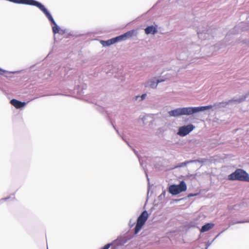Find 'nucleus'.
<instances>
[{"label": "nucleus", "instance_id": "nucleus-1", "mask_svg": "<svg viewBox=\"0 0 249 249\" xmlns=\"http://www.w3.org/2000/svg\"><path fill=\"white\" fill-rule=\"evenodd\" d=\"M201 48L197 45H192L189 50L182 52L179 55V58L181 60H186L190 62H194V59L200 57Z\"/></svg>", "mask_w": 249, "mask_h": 249}, {"label": "nucleus", "instance_id": "nucleus-2", "mask_svg": "<svg viewBox=\"0 0 249 249\" xmlns=\"http://www.w3.org/2000/svg\"><path fill=\"white\" fill-rule=\"evenodd\" d=\"M228 178L231 180H238L249 182V174L241 169L236 170L233 173L229 175Z\"/></svg>", "mask_w": 249, "mask_h": 249}, {"label": "nucleus", "instance_id": "nucleus-3", "mask_svg": "<svg viewBox=\"0 0 249 249\" xmlns=\"http://www.w3.org/2000/svg\"><path fill=\"white\" fill-rule=\"evenodd\" d=\"M149 216L148 212L146 211H143L138 217L136 225L134 229V233L137 234L142 229L144 225Z\"/></svg>", "mask_w": 249, "mask_h": 249}, {"label": "nucleus", "instance_id": "nucleus-4", "mask_svg": "<svg viewBox=\"0 0 249 249\" xmlns=\"http://www.w3.org/2000/svg\"><path fill=\"white\" fill-rule=\"evenodd\" d=\"M211 106H202L198 107H182V115H191L210 109Z\"/></svg>", "mask_w": 249, "mask_h": 249}, {"label": "nucleus", "instance_id": "nucleus-5", "mask_svg": "<svg viewBox=\"0 0 249 249\" xmlns=\"http://www.w3.org/2000/svg\"><path fill=\"white\" fill-rule=\"evenodd\" d=\"M186 189L187 185L184 181H181L178 185L172 184L168 187V191L172 195H177Z\"/></svg>", "mask_w": 249, "mask_h": 249}, {"label": "nucleus", "instance_id": "nucleus-6", "mask_svg": "<svg viewBox=\"0 0 249 249\" xmlns=\"http://www.w3.org/2000/svg\"><path fill=\"white\" fill-rule=\"evenodd\" d=\"M213 30L209 27H205L199 28L197 34L201 39H209L213 36Z\"/></svg>", "mask_w": 249, "mask_h": 249}, {"label": "nucleus", "instance_id": "nucleus-7", "mask_svg": "<svg viewBox=\"0 0 249 249\" xmlns=\"http://www.w3.org/2000/svg\"><path fill=\"white\" fill-rule=\"evenodd\" d=\"M195 128V126L192 124L182 126L179 127L178 132H177V135L181 137L185 136L191 132Z\"/></svg>", "mask_w": 249, "mask_h": 249}, {"label": "nucleus", "instance_id": "nucleus-8", "mask_svg": "<svg viewBox=\"0 0 249 249\" xmlns=\"http://www.w3.org/2000/svg\"><path fill=\"white\" fill-rule=\"evenodd\" d=\"M137 35V32L135 30L129 31L125 33L117 36L119 42L124 41L131 38L133 36H135Z\"/></svg>", "mask_w": 249, "mask_h": 249}, {"label": "nucleus", "instance_id": "nucleus-9", "mask_svg": "<svg viewBox=\"0 0 249 249\" xmlns=\"http://www.w3.org/2000/svg\"><path fill=\"white\" fill-rule=\"evenodd\" d=\"M49 20L52 22V29L53 33L55 34L56 33H58L60 34H63L65 33V31L60 29L59 27L56 24L55 21L53 18V17H48Z\"/></svg>", "mask_w": 249, "mask_h": 249}, {"label": "nucleus", "instance_id": "nucleus-10", "mask_svg": "<svg viewBox=\"0 0 249 249\" xmlns=\"http://www.w3.org/2000/svg\"><path fill=\"white\" fill-rule=\"evenodd\" d=\"M144 85L145 88H150L153 89H156L158 85L156 81V77H153L149 79L145 82Z\"/></svg>", "mask_w": 249, "mask_h": 249}, {"label": "nucleus", "instance_id": "nucleus-11", "mask_svg": "<svg viewBox=\"0 0 249 249\" xmlns=\"http://www.w3.org/2000/svg\"><path fill=\"white\" fill-rule=\"evenodd\" d=\"M170 117H178L182 115V107L177 108L168 112Z\"/></svg>", "mask_w": 249, "mask_h": 249}, {"label": "nucleus", "instance_id": "nucleus-12", "mask_svg": "<svg viewBox=\"0 0 249 249\" xmlns=\"http://www.w3.org/2000/svg\"><path fill=\"white\" fill-rule=\"evenodd\" d=\"M119 42L118 38L117 36L108 39L107 40H101V44L104 47L109 46L112 44Z\"/></svg>", "mask_w": 249, "mask_h": 249}, {"label": "nucleus", "instance_id": "nucleus-13", "mask_svg": "<svg viewBox=\"0 0 249 249\" xmlns=\"http://www.w3.org/2000/svg\"><path fill=\"white\" fill-rule=\"evenodd\" d=\"M10 103L17 108H20L26 105L25 102H22L14 99L10 101Z\"/></svg>", "mask_w": 249, "mask_h": 249}, {"label": "nucleus", "instance_id": "nucleus-14", "mask_svg": "<svg viewBox=\"0 0 249 249\" xmlns=\"http://www.w3.org/2000/svg\"><path fill=\"white\" fill-rule=\"evenodd\" d=\"M144 31H145V33L146 35H149V34L155 35L157 33L158 30H157V28L155 26H154L153 25H150V26H147L144 29Z\"/></svg>", "mask_w": 249, "mask_h": 249}, {"label": "nucleus", "instance_id": "nucleus-15", "mask_svg": "<svg viewBox=\"0 0 249 249\" xmlns=\"http://www.w3.org/2000/svg\"><path fill=\"white\" fill-rule=\"evenodd\" d=\"M213 226L214 224L213 223H207L202 227L200 230V231L201 232L207 231L210 230V229H212L213 227Z\"/></svg>", "mask_w": 249, "mask_h": 249}, {"label": "nucleus", "instance_id": "nucleus-16", "mask_svg": "<svg viewBox=\"0 0 249 249\" xmlns=\"http://www.w3.org/2000/svg\"><path fill=\"white\" fill-rule=\"evenodd\" d=\"M246 98V96H241L239 97L235 98L232 101L235 102L237 103H240L243 102Z\"/></svg>", "mask_w": 249, "mask_h": 249}, {"label": "nucleus", "instance_id": "nucleus-17", "mask_svg": "<svg viewBox=\"0 0 249 249\" xmlns=\"http://www.w3.org/2000/svg\"><path fill=\"white\" fill-rule=\"evenodd\" d=\"M148 117L146 116H141L140 117V120L142 121L143 124H145L146 123L145 122L146 120H147Z\"/></svg>", "mask_w": 249, "mask_h": 249}, {"label": "nucleus", "instance_id": "nucleus-18", "mask_svg": "<svg viewBox=\"0 0 249 249\" xmlns=\"http://www.w3.org/2000/svg\"><path fill=\"white\" fill-rule=\"evenodd\" d=\"M8 72V73H17L18 72V71H11H11H5L4 70H3V69L0 68V74H2L3 72Z\"/></svg>", "mask_w": 249, "mask_h": 249}, {"label": "nucleus", "instance_id": "nucleus-19", "mask_svg": "<svg viewBox=\"0 0 249 249\" xmlns=\"http://www.w3.org/2000/svg\"><path fill=\"white\" fill-rule=\"evenodd\" d=\"M113 245V242L111 243H108L104 246L101 249H108L112 245Z\"/></svg>", "mask_w": 249, "mask_h": 249}, {"label": "nucleus", "instance_id": "nucleus-20", "mask_svg": "<svg viewBox=\"0 0 249 249\" xmlns=\"http://www.w3.org/2000/svg\"><path fill=\"white\" fill-rule=\"evenodd\" d=\"M165 80V79H163L161 77L156 78V81H157L158 84L164 81Z\"/></svg>", "mask_w": 249, "mask_h": 249}, {"label": "nucleus", "instance_id": "nucleus-21", "mask_svg": "<svg viewBox=\"0 0 249 249\" xmlns=\"http://www.w3.org/2000/svg\"><path fill=\"white\" fill-rule=\"evenodd\" d=\"M135 100L136 101H138L139 102L140 101H142V99L141 98V96H139V95H138V96H136L135 97Z\"/></svg>", "mask_w": 249, "mask_h": 249}, {"label": "nucleus", "instance_id": "nucleus-22", "mask_svg": "<svg viewBox=\"0 0 249 249\" xmlns=\"http://www.w3.org/2000/svg\"><path fill=\"white\" fill-rule=\"evenodd\" d=\"M249 222V221H237L235 223H234L233 224L243 223H245V222Z\"/></svg>", "mask_w": 249, "mask_h": 249}, {"label": "nucleus", "instance_id": "nucleus-23", "mask_svg": "<svg viewBox=\"0 0 249 249\" xmlns=\"http://www.w3.org/2000/svg\"><path fill=\"white\" fill-rule=\"evenodd\" d=\"M146 96V94H142L141 96V98L142 99V101L143 100H144L145 97Z\"/></svg>", "mask_w": 249, "mask_h": 249}, {"label": "nucleus", "instance_id": "nucleus-24", "mask_svg": "<svg viewBox=\"0 0 249 249\" xmlns=\"http://www.w3.org/2000/svg\"><path fill=\"white\" fill-rule=\"evenodd\" d=\"M213 241L212 242H210V241H208L206 243V246H207V247H209L212 244Z\"/></svg>", "mask_w": 249, "mask_h": 249}, {"label": "nucleus", "instance_id": "nucleus-25", "mask_svg": "<svg viewBox=\"0 0 249 249\" xmlns=\"http://www.w3.org/2000/svg\"><path fill=\"white\" fill-rule=\"evenodd\" d=\"M134 224V223H131V220H130L129 221V226L130 227H132L133 226Z\"/></svg>", "mask_w": 249, "mask_h": 249}, {"label": "nucleus", "instance_id": "nucleus-26", "mask_svg": "<svg viewBox=\"0 0 249 249\" xmlns=\"http://www.w3.org/2000/svg\"><path fill=\"white\" fill-rule=\"evenodd\" d=\"M194 249H202L200 247H196V248H195Z\"/></svg>", "mask_w": 249, "mask_h": 249}, {"label": "nucleus", "instance_id": "nucleus-27", "mask_svg": "<svg viewBox=\"0 0 249 249\" xmlns=\"http://www.w3.org/2000/svg\"><path fill=\"white\" fill-rule=\"evenodd\" d=\"M6 199H7L6 198H5L4 199H3L1 200L0 201H2L3 200H6Z\"/></svg>", "mask_w": 249, "mask_h": 249}, {"label": "nucleus", "instance_id": "nucleus-28", "mask_svg": "<svg viewBox=\"0 0 249 249\" xmlns=\"http://www.w3.org/2000/svg\"><path fill=\"white\" fill-rule=\"evenodd\" d=\"M248 20L249 21V17L247 18Z\"/></svg>", "mask_w": 249, "mask_h": 249}, {"label": "nucleus", "instance_id": "nucleus-29", "mask_svg": "<svg viewBox=\"0 0 249 249\" xmlns=\"http://www.w3.org/2000/svg\"><path fill=\"white\" fill-rule=\"evenodd\" d=\"M182 164H184V165H185L186 163H182Z\"/></svg>", "mask_w": 249, "mask_h": 249}, {"label": "nucleus", "instance_id": "nucleus-30", "mask_svg": "<svg viewBox=\"0 0 249 249\" xmlns=\"http://www.w3.org/2000/svg\"><path fill=\"white\" fill-rule=\"evenodd\" d=\"M208 247H207V246H206V248L205 249H207Z\"/></svg>", "mask_w": 249, "mask_h": 249}]
</instances>
